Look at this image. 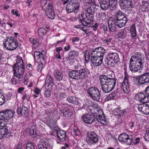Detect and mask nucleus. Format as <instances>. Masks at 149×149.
<instances>
[{"instance_id": "f257e3e1", "label": "nucleus", "mask_w": 149, "mask_h": 149, "mask_svg": "<svg viewBox=\"0 0 149 149\" xmlns=\"http://www.w3.org/2000/svg\"><path fill=\"white\" fill-rule=\"evenodd\" d=\"M99 78L102 89L104 92L109 93L114 89L116 84V80L112 74L108 75L107 76L100 75Z\"/></svg>"}, {"instance_id": "f03ea898", "label": "nucleus", "mask_w": 149, "mask_h": 149, "mask_svg": "<svg viewBox=\"0 0 149 149\" xmlns=\"http://www.w3.org/2000/svg\"><path fill=\"white\" fill-rule=\"evenodd\" d=\"M96 6H91L87 7L86 9L87 14L83 13L79 15V18L82 24L88 27L91 26L93 22V15L95 12Z\"/></svg>"}, {"instance_id": "7ed1b4c3", "label": "nucleus", "mask_w": 149, "mask_h": 149, "mask_svg": "<svg viewBox=\"0 0 149 149\" xmlns=\"http://www.w3.org/2000/svg\"><path fill=\"white\" fill-rule=\"evenodd\" d=\"M13 68L15 76L21 79L23 77L25 69L23 62L21 57L17 58V63L14 65Z\"/></svg>"}, {"instance_id": "20e7f679", "label": "nucleus", "mask_w": 149, "mask_h": 149, "mask_svg": "<svg viewBox=\"0 0 149 149\" xmlns=\"http://www.w3.org/2000/svg\"><path fill=\"white\" fill-rule=\"evenodd\" d=\"M119 61L118 54L116 53L109 52L106 57L105 63L108 65L113 67Z\"/></svg>"}, {"instance_id": "39448f33", "label": "nucleus", "mask_w": 149, "mask_h": 149, "mask_svg": "<svg viewBox=\"0 0 149 149\" xmlns=\"http://www.w3.org/2000/svg\"><path fill=\"white\" fill-rule=\"evenodd\" d=\"M87 93L93 100L97 102L99 101L100 100L101 98L100 91L97 88H90L87 90Z\"/></svg>"}, {"instance_id": "423d86ee", "label": "nucleus", "mask_w": 149, "mask_h": 149, "mask_svg": "<svg viewBox=\"0 0 149 149\" xmlns=\"http://www.w3.org/2000/svg\"><path fill=\"white\" fill-rule=\"evenodd\" d=\"M99 139L98 136L95 132H93L88 134L86 142L88 144L91 146L97 143Z\"/></svg>"}, {"instance_id": "0eeeda50", "label": "nucleus", "mask_w": 149, "mask_h": 149, "mask_svg": "<svg viewBox=\"0 0 149 149\" xmlns=\"http://www.w3.org/2000/svg\"><path fill=\"white\" fill-rule=\"evenodd\" d=\"M118 139L119 142L130 145L132 142L133 137L131 135L129 136L126 134L122 133L119 136Z\"/></svg>"}, {"instance_id": "6e6552de", "label": "nucleus", "mask_w": 149, "mask_h": 149, "mask_svg": "<svg viewBox=\"0 0 149 149\" xmlns=\"http://www.w3.org/2000/svg\"><path fill=\"white\" fill-rule=\"evenodd\" d=\"M143 65H141L138 62H134L131 58L130 60L129 68L130 70L132 72H141L140 70H142Z\"/></svg>"}, {"instance_id": "1a4fd4ad", "label": "nucleus", "mask_w": 149, "mask_h": 149, "mask_svg": "<svg viewBox=\"0 0 149 149\" xmlns=\"http://www.w3.org/2000/svg\"><path fill=\"white\" fill-rule=\"evenodd\" d=\"M95 115H93L89 113H86L81 117L82 120L85 123L91 124L96 120Z\"/></svg>"}, {"instance_id": "9d476101", "label": "nucleus", "mask_w": 149, "mask_h": 149, "mask_svg": "<svg viewBox=\"0 0 149 149\" xmlns=\"http://www.w3.org/2000/svg\"><path fill=\"white\" fill-rule=\"evenodd\" d=\"M87 110L88 112L91 113L93 115L102 113V110L97 104H93L91 105L88 106Z\"/></svg>"}, {"instance_id": "9b49d317", "label": "nucleus", "mask_w": 149, "mask_h": 149, "mask_svg": "<svg viewBox=\"0 0 149 149\" xmlns=\"http://www.w3.org/2000/svg\"><path fill=\"white\" fill-rule=\"evenodd\" d=\"M137 79L138 85H141L149 83V72H146L139 76Z\"/></svg>"}, {"instance_id": "f8f14e48", "label": "nucleus", "mask_w": 149, "mask_h": 149, "mask_svg": "<svg viewBox=\"0 0 149 149\" xmlns=\"http://www.w3.org/2000/svg\"><path fill=\"white\" fill-rule=\"evenodd\" d=\"M52 4L50 0H42L40 2V5L45 13L53 8Z\"/></svg>"}, {"instance_id": "ddd939ff", "label": "nucleus", "mask_w": 149, "mask_h": 149, "mask_svg": "<svg viewBox=\"0 0 149 149\" xmlns=\"http://www.w3.org/2000/svg\"><path fill=\"white\" fill-rule=\"evenodd\" d=\"M135 99L141 103H147L149 102V97L142 92L136 94L135 96Z\"/></svg>"}, {"instance_id": "4468645a", "label": "nucleus", "mask_w": 149, "mask_h": 149, "mask_svg": "<svg viewBox=\"0 0 149 149\" xmlns=\"http://www.w3.org/2000/svg\"><path fill=\"white\" fill-rule=\"evenodd\" d=\"M106 50L102 47H98L93 50L91 54L92 55H96L97 56L103 58V56L106 53Z\"/></svg>"}, {"instance_id": "2eb2a0df", "label": "nucleus", "mask_w": 149, "mask_h": 149, "mask_svg": "<svg viewBox=\"0 0 149 149\" xmlns=\"http://www.w3.org/2000/svg\"><path fill=\"white\" fill-rule=\"evenodd\" d=\"M17 112L19 115L25 118H27L29 115V110L27 107L24 106L18 108L17 109Z\"/></svg>"}, {"instance_id": "dca6fc26", "label": "nucleus", "mask_w": 149, "mask_h": 149, "mask_svg": "<svg viewBox=\"0 0 149 149\" xmlns=\"http://www.w3.org/2000/svg\"><path fill=\"white\" fill-rule=\"evenodd\" d=\"M91 60L93 66L97 67L100 65L102 63L103 58L96 55H92L91 54Z\"/></svg>"}, {"instance_id": "f3484780", "label": "nucleus", "mask_w": 149, "mask_h": 149, "mask_svg": "<svg viewBox=\"0 0 149 149\" xmlns=\"http://www.w3.org/2000/svg\"><path fill=\"white\" fill-rule=\"evenodd\" d=\"M9 110H8L0 112V120H4V125H8L9 118Z\"/></svg>"}, {"instance_id": "a211bd4d", "label": "nucleus", "mask_w": 149, "mask_h": 149, "mask_svg": "<svg viewBox=\"0 0 149 149\" xmlns=\"http://www.w3.org/2000/svg\"><path fill=\"white\" fill-rule=\"evenodd\" d=\"M127 21V18L125 17L122 18L115 19H114V23L120 28L124 27Z\"/></svg>"}, {"instance_id": "6ab92c4d", "label": "nucleus", "mask_w": 149, "mask_h": 149, "mask_svg": "<svg viewBox=\"0 0 149 149\" xmlns=\"http://www.w3.org/2000/svg\"><path fill=\"white\" fill-rule=\"evenodd\" d=\"M5 125L2 126L0 128V131L1 133L2 134L3 137L6 138H9V132L8 131V125Z\"/></svg>"}, {"instance_id": "aec40b11", "label": "nucleus", "mask_w": 149, "mask_h": 149, "mask_svg": "<svg viewBox=\"0 0 149 149\" xmlns=\"http://www.w3.org/2000/svg\"><path fill=\"white\" fill-rule=\"evenodd\" d=\"M100 3L101 8L104 10L107 9L109 7L111 10H113V8H111L110 4L108 0H101Z\"/></svg>"}, {"instance_id": "412c9836", "label": "nucleus", "mask_w": 149, "mask_h": 149, "mask_svg": "<svg viewBox=\"0 0 149 149\" xmlns=\"http://www.w3.org/2000/svg\"><path fill=\"white\" fill-rule=\"evenodd\" d=\"M134 58L136 61L135 62H138V63L141 64V65H143L144 59V57L143 54L140 52H137L135 54Z\"/></svg>"}, {"instance_id": "4be33fe9", "label": "nucleus", "mask_w": 149, "mask_h": 149, "mask_svg": "<svg viewBox=\"0 0 149 149\" xmlns=\"http://www.w3.org/2000/svg\"><path fill=\"white\" fill-rule=\"evenodd\" d=\"M77 70L79 79H83L87 76V72L85 69L80 68Z\"/></svg>"}, {"instance_id": "5701e85b", "label": "nucleus", "mask_w": 149, "mask_h": 149, "mask_svg": "<svg viewBox=\"0 0 149 149\" xmlns=\"http://www.w3.org/2000/svg\"><path fill=\"white\" fill-rule=\"evenodd\" d=\"M97 116H96V120L101 124L103 125H105L107 123V120L105 118L104 116V114L103 111H102V114H99L96 115Z\"/></svg>"}, {"instance_id": "b1692460", "label": "nucleus", "mask_w": 149, "mask_h": 149, "mask_svg": "<svg viewBox=\"0 0 149 149\" xmlns=\"http://www.w3.org/2000/svg\"><path fill=\"white\" fill-rule=\"evenodd\" d=\"M15 38L13 36L10 37V50H13L17 47L18 44Z\"/></svg>"}, {"instance_id": "393cba45", "label": "nucleus", "mask_w": 149, "mask_h": 149, "mask_svg": "<svg viewBox=\"0 0 149 149\" xmlns=\"http://www.w3.org/2000/svg\"><path fill=\"white\" fill-rule=\"evenodd\" d=\"M119 4L122 9L131 8L133 6L131 4L130 1H119Z\"/></svg>"}, {"instance_id": "a878e982", "label": "nucleus", "mask_w": 149, "mask_h": 149, "mask_svg": "<svg viewBox=\"0 0 149 149\" xmlns=\"http://www.w3.org/2000/svg\"><path fill=\"white\" fill-rule=\"evenodd\" d=\"M50 145L48 142L41 141L38 144V149H50Z\"/></svg>"}, {"instance_id": "bb28decb", "label": "nucleus", "mask_w": 149, "mask_h": 149, "mask_svg": "<svg viewBox=\"0 0 149 149\" xmlns=\"http://www.w3.org/2000/svg\"><path fill=\"white\" fill-rule=\"evenodd\" d=\"M56 131L58 139L61 142H63L66 138V132L65 131L61 130Z\"/></svg>"}, {"instance_id": "cd10ccee", "label": "nucleus", "mask_w": 149, "mask_h": 149, "mask_svg": "<svg viewBox=\"0 0 149 149\" xmlns=\"http://www.w3.org/2000/svg\"><path fill=\"white\" fill-rule=\"evenodd\" d=\"M61 113L63 112V116L67 118L70 117L73 113L72 111L71 110L66 107L64 108L62 111H61Z\"/></svg>"}, {"instance_id": "c85d7f7f", "label": "nucleus", "mask_w": 149, "mask_h": 149, "mask_svg": "<svg viewBox=\"0 0 149 149\" xmlns=\"http://www.w3.org/2000/svg\"><path fill=\"white\" fill-rule=\"evenodd\" d=\"M114 112L116 116L119 117L123 116L127 114V112L126 111L125 109L121 110L120 108H116L114 110Z\"/></svg>"}, {"instance_id": "c756f323", "label": "nucleus", "mask_w": 149, "mask_h": 149, "mask_svg": "<svg viewBox=\"0 0 149 149\" xmlns=\"http://www.w3.org/2000/svg\"><path fill=\"white\" fill-rule=\"evenodd\" d=\"M67 101L70 103L79 106H80V103H79L77 99L75 97L68 96L67 98Z\"/></svg>"}, {"instance_id": "7c9ffc66", "label": "nucleus", "mask_w": 149, "mask_h": 149, "mask_svg": "<svg viewBox=\"0 0 149 149\" xmlns=\"http://www.w3.org/2000/svg\"><path fill=\"white\" fill-rule=\"evenodd\" d=\"M47 125L51 130H55L56 131L58 129L55 122L53 120H50L48 121Z\"/></svg>"}, {"instance_id": "2f4dec72", "label": "nucleus", "mask_w": 149, "mask_h": 149, "mask_svg": "<svg viewBox=\"0 0 149 149\" xmlns=\"http://www.w3.org/2000/svg\"><path fill=\"white\" fill-rule=\"evenodd\" d=\"M54 75L55 78L58 81H61L63 76V73L59 70L56 71L54 72Z\"/></svg>"}, {"instance_id": "473e14b6", "label": "nucleus", "mask_w": 149, "mask_h": 149, "mask_svg": "<svg viewBox=\"0 0 149 149\" xmlns=\"http://www.w3.org/2000/svg\"><path fill=\"white\" fill-rule=\"evenodd\" d=\"M72 3V6L74 9L75 12L76 13L79 11L80 7L79 4L77 0H71L70 1Z\"/></svg>"}, {"instance_id": "72a5a7b5", "label": "nucleus", "mask_w": 149, "mask_h": 149, "mask_svg": "<svg viewBox=\"0 0 149 149\" xmlns=\"http://www.w3.org/2000/svg\"><path fill=\"white\" fill-rule=\"evenodd\" d=\"M49 27H46L45 28H40L38 30V34L39 36L42 37L44 36L48 31Z\"/></svg>"}, {"instance_id": "f704fd0d", "label": "nucleus", "mask_w": 149, "mask_h": 149, "mask_svg": "<svg viewBox=\"0 0 149 149\" xmlns=\"http://www.w3.org/2000/svg\"><path fill=\"white\" fill-rule=\"evenodd\" d=\"M127 35L126 30L125 29H121L118 32L117 36L118 38L122 39L126 37Z\"/></svg>"}, {"instance_id": "c9c22d12", "label": "nucleus", "mask_w": 149, "mask_h": 149, "mask_svg": "<svg viewBox=\"0 0 149 149\" xmlns=\"http://www.w3.org/2000/svg\"><path fill=\"white\" fill-rule=\"evenodd\" d=\"M77 71V70H75L69 71L68 74L69 77L73 79L76 80L79 79Z\"/></svg>"}, {"instance_id": "e433bc0d", "label": "nucleus", "mask_w": 149, "mask_h": 149, "mask_svg": "<svg viewBox=\"0 0 149 149\" xmlns=\"http://www.w3.org/2000/svg\"><path fill=\"white\" fill-rule=\"evenodd\" d=\"M122 88L125 93H128L130 91V85L128 83L123 82L121 86Z\"/></svg>"}, {"instance_id": "4c0bfd02", "label": "nucleus", "mask_w": 149, "mask_h": 149, "mask_svg": "<svg viewBox=\"0 0 149 149\" xmlns=\"http://www.w3.org/2000/svg\"><path fill=\"white\" fill-rule=\"evenodd\" d=\"M139 8L143 11L149 8V3L147 1H143L142 3L140 4Z\"/></svg>"}, {"instance_id": "58836bf2", "label": "nucleus", "mask_w": 149, "mask_h": 149, "mask_svg": "<svg viewBox=\"0 0 149 149\" xmlns=\"http://www.w3.org/2000/svg\"><path fill=\"white\" fill-rule=\"evenodd\" d=\"M79 53L78 51L75 50L70 51L68 54V58H77L78 56Z\"/></svg>"}, {"instance_id": "ea45409f", "label": "nucleus", "mask_w": 149, "mask_h": 149, "mask_svg": "<svg viewBox=\"0 0 149 149\" xmlns=\"http://www.w3.org/2000/svg\"><path fill=\"white\" fill-rule=\"evenodd\" d=\"M70 1L67 4L66 7V10L67 12L68 13L72 12L73 11L75 12V11L73 8Z\"/></svg>"}, {"instance_id": "a19ab883", "label": "nucleus", "mask_w": 149, "mask_h": 149, "mask_svg": "<svg viewBox=\"0 0 149 149\" xmlns=\"http://www.w3.org/2000/svg\"><path fill=\"white\" fill-rule=\"evenodd\" d=\"M146 104V103H142L139 104L138 107L139 110L143 114H145Z\"/></svg>"}, {"instance_id": "79ce46f5", "label": "nucleus", "mask_w": 149, "mask_h": 149, "mask_svg": "<svg viewBox=\"0 0 149 149\" xmlns=\"http://www.w3.org/2000/svg\"><path fill=\"white\" fill-rule=\"evenodd\" d=\"M118 95L117 92L116 91H114L106 97V100L107 101H109L110 100L113 99L115 97Z\"/></svg>"}, {"instance_id": "37998d69", "label": "nucleus", "mask_w": 149, "mask_h": 149, "mask_svg": "<svg viewBox=\"0 0 149 149\" xmlns=\"http://www.w3.org/2000/svg\"><path fill=\"white\" fill-rule=\"evenodd\" d=\"M130 31L132 36L134 38L136 36V33L135 24H133L130 28Z\"/></svg>"}, {"instance_id": "c03bdc74", "label": "nucleus", "mask_w": 149, "mask_h": 149, "mask_svg": "<svg viewBox=\"0 0 149 149\" xmlns=\"http://www.w3.org/2000/svg\"><path fill=\"white\" fill-rule=\"evenodd\" d=\"M48 11L46 13L49 19H53L54 18L55 15L54 10L53 8Z\"/></svg>"}, {"instance_id": "a18cd8bd", "label": "nucleus", "mask_w": 149, "mask_h": 149, "mask_svg": "<svg viewBox=\"0 0 149 149\" xmlns=\"http://www.w3.org/2000/svg\"><path fill=\"white\" fill-rule=\"evenodd\" d=\"M115 16L116 17V19L122 18L123 17H126L124 13L120 10L117 11L116 12Z\"/></svg>"}, {"instance_id": "49530a36", "label": "nucleus", "mask_w": 149, "mask_h": 149, "mask_svg": "<svg viewBox=\"0 0 149 149\" xmlns=\"http://www.w3.org/2000/svg\"><path fill=\"white\" fill-rule=\"evenodd\" d=\"M112 40V38H105L103 40V42L108 46H110L112 44L111 41Z\"/></svg>"}, {"instance_id": "de8ad7c7", "label": "nucleus", "mask_w": 149, "mask_h": 149, "mask_svg": "<svg viewBox=\"0 0 149 149\" xmlns=\"http://www.w3.org/2000/svg\"><path fill=\"white\" fill-rule=\"evenodd\" d=\"M30 42L33 45V47L36 48L38 46V41L34 38H30Z\"/></svg>"}, {"instance_id": "09e8293b", "label": "nucleus", "mask_w": 149, "mask_h": 149, "mask_svg": "<svg viewBox=\"0 0 149 149\" xmlns=\"http://www.w3.org/2000/svg\"><path fill=\"white\" fill-rule=\"evenodd\" d=\"M46 83L51 84H52V85L54 84L53 78L52 76L50 74H48L45 80Z\"/></svg>"}, {"instance_id": "8fccbe9b", "label": "nucleus", "mask_w": 149, "mask_h": 149, "mask_svg": "<svg viewBox=\"0 0 149 149\" xmlns=\"http://www.w3.org/2000/svg\"><path fill=\"white\" fill-rule=\"evenodd\" d=\"M109 28L110 31L113 32L116 30V25L115 23H111L110 24L108 23Z\"/></svg>"}, {"instance_id": "3c124183", "label": "nucleus", "mask_w": 149, "mask_h": 149, "mask_svg": "<svg viewBox=\"0 0 149 149\" xmlns=\"http://www.w3.org/2000/svg\"><path fill=\"white\" fill-rule=\"evenodd\" d=\"M117 0H108L111 6V8H116V5Z\"/></svg>"}, {"instance_id": "603ef678", "label": "nucleus", "mask_w": 149, "mask_h": 149, "mask_svg": "<svg viewBox=\"0 0 149 149\" xmlns=\"http://www.w3.org/2000/svg\"><path fill=\"white\" fill-rule=\"evenodd\" d=\"M144 137L146 141H149V128L146 129Z\"/></svg>"}, {"instance_id": "864d4df0", "label": "nucleus", "mask_w": 149, "mask_h": 149, "mask_svg": "<svg viewBox=\"0 0 149 149\" xmlns=\"http://www.w3.org/2000/svg\"><path fill=\"white\" fill-rule=\"evenodd\" d=\"M3 45L5 49H6L7 50H9V41H8V37L6 40L3 42Z\"/></svg>"}, {"instance_id": "5fc2aeb1", "label": "nucleus", "mask_w": 149, "mask_h": 149, "mask_svg": "<svg viewBox=\"0 0 149 149\" xmlns=\"http://www.w3.org/2000/svg\"><path fill=\"white\" fill-rule=\"evenodd\" d=\"M24 145L22 143L19 142L15 147V149H25Z\"/></svg>"}, {"instance_id": "6e6d98bb", "label": "nucleus", "mask_w": 149, "mask_h": 149, "mask_svg": "<svg viewBox=\"0 0 149 149\" xmlns=\"http://www.w3.org/2000/svg\"><path fill=\"white\" fill-rule=\"evenodd\" d=\"M5 98L2 94L0 92V106L3 104L5 102Z\"/></svg>"}, {"instance_id": "4d7b16f0", "label": "nucleus", "mask_w": 149, "mask_h": 149, "mask_svg": "<svg viewBox=\"0 0 149 149\" xmlns=\"http://www.w3.org/2000/svg\"><path fill=\"white\" fill-rule=\"evenodd\" d=\"M26 147V149H35L34 146L32 143H27Z\"/></svg>"}, {"instance_id": "13d9d810", "label": "nucleus", "mask_w": 149, "mask_h": 149, "mask_svg": "<svg viewBox=\"0 0 149 149\" xmlns=\"http://www.w3.org/2000/svg\"><path fill=\"white\" fill-rule=\"evenodd\" d=\"M72 134L75 137L79 136L80 134V131L77 129H74L72 131Z\"/></svg>"}, {"instance_id": "bf43d9fd", "label": "nucleus", "mask_w": 149, "mask_h": 149, "mask_svg": "<svg viewBox=\"0 0 149 149\" xmlns=\"http://www.w3.org/2000/svg\"><path fill=\"white\" fill-rule=\"evenodd\" d=\"M18 79H17L16 78L13 77L11 79V81L12 82V83L14 85L16 84H17L19 83L20 81V79H19L18 78Z\"/></svg>"}, {"instance_id": "052dcab7", "label": "nucleus", "mask_w": 149, "mask_h": 149, "mask_svg": "<svg viewBox=\"0 0 149 149\" xmlns=\"http://www.w3.org/2000/svg\"><path fill=\"white\" fill-rule=\"evenodd\" d=\"M98 17L100 19H104L106 16V14L105 13L100 12L99 13Z\"/></svg>"}, {"instance_id": "680f3d73", "label": "nucleus", "mask_w": 149, "mask_h": 149, "mask_svg": "<svg viewBox=\"0 0 149 149\" xmlns=\"http://www.w3.org/2000/svg\"><path fill=\"white\" fill-rule=\"evenodd\" d=\"M40 52L36 51L34 52V56L35 58L38 60L40 58Z\"/></svg>"}, {"instance_id": "e2e57ef3", "label": "nucleus", "mask_w": 149, "mask_h": 149, "mask_svg": "<svg viewBox=\"0 0 149 149\" xmlns=\"http://www.w3.org/2000/svg\"><path fill=\"white\" fill-rule=\"evenodd\" d=\"M30 133L31 136H33L36 134V130H34V129H33V127H32L30 129Z\"/></svg>"}, {"instance_id": "0e129e2a", "label": "nucleus", "mask_w": 149, "mask_h": 149, "mask_svg": "<svg viewBox=\"0 0 149 149\" xmlns=\"http://www.w3.org/2000/svg\"><path fill=\"white\" fill-rule=\"evenodd\" d=\"M89 3L91 4V6L94 7L97 6L96 0H89Z\"/></svg>"}, {"instance_id": "69168bd1", "label": "nucleus", "mask_w": 149, "mask_h": 149, "mask_svg": "<svg viewBox=\"0 0 149 149\" xmlns=\"http://www.w3.org/2000/svg\"><path fill=\"white\" fill-rule=\"evenodd\" d=\"M146 107L145 114L148 115L149 114V105L148 104H146Z\"/></svg>"}, {"instance_id": "338daca9", "label": "nucleus", "mask_w": 149, "mask_h": 149, "mask_svg": "<svg viewBox=\"0 0 149 149\" xmlns=\"http://www.w3.org/2000/svg\"><path fill=\"white\" fill-rule=\"evenodd\" d=\"M46 55L45 52L44 51H42L40 52V55L39 56V59H42L43 60L44 59V57Z\"/></svg>"}, {"instance_id": "774afa93", "label": "nucleus", "mask_w": 149, "mask_h": 149, "mask_svg": "<svg viewBox=\"0 0 149 149\" xmlns=\"http://www.w3.org/2000/svg\"><path fill=\"white\" fill-rule=\"evenodd\" d=\"M45 95L47 97H49L51 95V92L49 90L47 89L45 91Z\"/></svg>"}]
</instances>
